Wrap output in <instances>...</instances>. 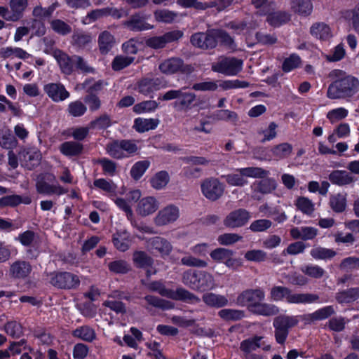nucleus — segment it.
<instances>
[{"instance_id": "f257e3e1", "label": "nucleus", "mask_w": 359, "mask_h": 359, "mask_svg": "<svg viewBox=\"0 0 359 359\" xmlns=\"http://www.w3.org/2000/svg\"><path fill=\"white\" fill-rule=\"evenodd\" d=\"M332 82L329 85L327 97L331 100H348L359 91V80L340 69H334L330 74Z\"/></svg>"}, {"instance_id": "f03ea898", "label": "nucleus", "mask_w": 359, "mask_h": 359, "mask_svg": "<svg viewBox=\"0 0 359 359\" xmlns=\"http://www.w3.org/2000/svg\"><path fill=\"white\" fill-rule=\"evenodd\" d=\"M271 299L278 302L285 299L289 304H313L319 301V296L313 293H292L288 287L273 286L270 291Z\"/></svg>"}, {"instance_id": "7ed1b4c3", "label": "nucleus", "mask_w": 359, "mask_h": 359, "mask_svg": "<svg viewBox=\"0 0 359 359\" xmlns=\"http://www.w3.org/2000/svg\"><path fill=\"white\" fill-rule=\"evenodd\" d=\"M150 291L159 293L161 296L177 301H182L187 303H199L201 299L183 287H177L175 290L165 288L159 281H154L147 285Z\"/></svg>"}, {"instance_id": "20e7f679", "label": "nucleus", "mask_w": 359, "mask_h": 359, "mask_svg": "<svg viewBox=\"0 0 359 359\" xmlns=\"http://www.w3.org/2000/svg\"><path fill=\"white\" fill-rule=\"evenodd\" d=\"M298 316L280 315L273 320L274 337L278 344H285L289 334V330L299 323Z\"/></svg>"}, {"instance_id": "39448f33", "label": "nucleus", "mask_w": 359, "mask_h": 359, "mask_svg": "<svg viewBox=\"0 0 359 359\" xmlns=\"http://www.w3.org/2000/svg\"><path fill=\"white\" fill-rule=\"evenodd\" d=\"M159 70L167 75L180 73L189 75L194 72L195 68L191 64L184 63V60L177 57H172L164 60L159 64Z\"/></svg>"}, {"instance_id": "423d86ee", "label": "nucleus", "mask_w": 359, "mask_h": 359, "mask_svg": "<svg viewBox=\"0 0 359 359\" xmlns=\"http://www.w3.org/2000/svg\"><path fill=\"white\" fill-rule=\"evenodd\" d=\"M201 189L203 195L207 199L215 201L223 196L225 185L217 178L208 177L202 181Z\"/></svg>"}, {"instance_id": "0eeeda50", "label": "nucleus", "mask_w": 359, "mask_h": 359, "mask_svg": "<svg viewBox=\"0 0 359 359\" xmlns=\"http://www.w3.org/2000/svg\"><path fill=\"white\" fill-rule=\"evenodd\" d=\"M50 283L57 288L71 290L79 285L80 280L76 275L69 272H53L50 274Z\"/></svg>"}, {"instance_id": "6e6552de", "label": "nucleus", "mask_w": 359, "mask_h": 359, "mask_svg": "<svg viewBox=\"0 0 359 359\" xmlns=\"http://www.w3.org/2000/svg\"><path fill=\"white\" fill-rule=\"evenodd\" d=\"M265 298V293L260 288L249 289L242 292L236 299V302L241 306H248L250 311L262 302Z\"/></svg>"}, {"instance_id": "1a4fd4ad", "label": "nucleus", "mask_w": 359, "mask_h": 359, "mask_svg": "<svg viewBox=\"0 0 359 359\" xmlns=\"http://www.w3.org/2000/svg\"><path fill=\"white\" fill-rule=\"evenodd\" d=\"M146 248L152 255H158L162 258L169 256L172 250L170 242L161 236L148 238L146 241Z\"/></svg>"}, {"instance_id": "9d476101", "label": "nucleus", "mask_w": 359, "mask_h": 359, "mask_svg": "<svg viewBox=\"0 0 359 359\" xmlns=\"http://www.w3.org/2000/svg\"><path fill=\"white\" fill-rule=\"evenodd\" d=\"M242 61L233 57L222 58L212 64L211 69L226 76L236 75L242 69Z\"/></svg>"}, {"instance_id": "9b49d317", "label": "nucleus", "mask_w": 359, "mask_h": 359, "mask_svg": "<svg viewBox=\"0 0 359 359\" xmlns=\"http://www.w3.org/2000/svg\"><path fill=\"white\" fill-rule=\"evenodd\" d=\"M216 33V29L196 32L191 35L190 42L194 47L203 50L215 48L217 46Z\"/></svg>"}, {"instance_id": "f8f14e48", "label": "nucleus", "mask_w": 359, "mask_h": 359, "mask_svg": "<svg viewBox=\"0 0 359 359\" xmlns=\"http://www.w3.org/2000/svg\"><path fill=\"white\" fill-rule=\"evenodd\" d=\"M183 35L182 31L172 30L165 33L162 36L150 37L146 40L145 43L148 47L154 49L163 48L166 44L178 41Z\"/></svg>"}, {"instance_id": "ddd939ff", "label": "nucleus", "mask_w": 359, "mask_h": 359, "mask_svg": "<svg viewBox=\"0 0 359 359\" xmlns=\"http://www.w3.org/2000/svg\"><path fill=\"white\" fill-rule=\"evenodd\" d=\"M277 187V183L273 178H266L255 182L251 185L252 198L255 200H261L262 195L272 193Z\"/></svg>"}, {"instance_id": "4468645a", "label": "nucleus", "mask_w": 359, "mask_h": 359, "mask_svg": "<svg viewBox=\"0 0 359 359\" xmlns=\"http://www.w3.org/2000/svg\"><path fill=\"white\" fill-rule=\"evenodd\" d=\"M234 252L231 250L218 248L212 250L210 255L216 262L224 263L229 268H235L241 266V263L237 259L233 257Z\"/></svg>"}, {"instance_id": "2eb2a0df", "label": "nucleus", "mask_w": 359, "mask_h": 359, "mask_svg": "<svg viewBox=\"0 0 359 359\" xmlns=\"http://www.w3.org/2000/svg\"><path fill=\"white\" fill-rule=\"evenodd\" d=\"M251 217L250 212L240 208L231 212L224 219V225L228 228L235 229L245 225Z\"/></svg>"}, {"instance_id": "dca6fc26", "label": "nucleus", "mask_w": 359, "mask_h": 359, "mask_svg": "<svg viewBox=\"0 0 359 359\" xmlns=\"http://www.w3.org/2000/svg\"><path fill=\"white\" fill-rule=\"evenodd\" d=\"M180 217V210L174 205H169L162 208L154 217L156 226L168 225L175 222Z\"/></svg>"}, {"instance_id": "f3484780", "label": "nucleus", "mask_w": 359, "mask_h": 359, "mask_svg": "<svg viewBox=\"0 0 359 359\" xmlns=\"http://www.w3.org/2000/svg\"><path fill=\"white\" fill-rule=\"evenodd\" d=\"M43 90L48 97L55 102L64 101L70 96V93L61 83H47L44 85Z\"/></svg>"}, {"instance_id": "a211bd4d", "label": "nucleus", "mask_w": 359, "mask_h": 359, "mask_svg": "<svg viewBox=\"0 0 359 359\" xmlns=\"http://www.w3.org/2000/svg\"><path fill=\"white\" fill-rule=\"evenodd\" d=\"M163 87L162 81L158 78H143L137 83L135 90L145 96H150Z\"/></svg>"}, {"instance_id": "6ab92c4d", "label": "nucleus", "mask_w": 359, "mask_h": 359, "mask_svg": "<svg viewBox=\"0 0 359 359\" xmlns=\"http://www.w3.org/2000/svg\"><path fill=\"white\" fill-rule=\"evenodd\" d=\"M20 158L23 166L29 170H32L39 165L41 160V154L36 148L24 149L20 154Z\"/></svg>"}, {"instance_id": "aec40b11", "label": "nucleus", "mask_w": 359, "mask_h": 359, "mask_svg": "<svg viewBox=\"0 0 359 359\" xmlns=\"http://www.w3.org/2000/svg\"><path fill=\"white\" fill-rule=\"evenodd\" d=\"M53 57L56 60L60 71L65 75H70L74 70V55L70 57L68 54L61 50H55Z\"/></svg>"}, {"instance_id": "412c9836", "label": "nucleus", "mask_w": 359, "mask_h": 359, "mask_svg": "<svg viewBox=\"0 0 359 359\" xmlns=\"http://www.w3.org/2000/svg\"><path fill=\"white\" fill-rule=\"evenodd\" d=\"M32 270L29 262L25 260H16L9 268V275L15 279H25L29 276Z\"/></svg>"}, {"instance_id": "4be33fe9", "label": "nucleus", "mask_w": 359, "mask_h": 359, "mask_svg": "<svg viewBox=\"0 0 359 359\" xmlns=\"http://www.w3.org/2000/svg\"><path fill=\"white\" fill-rule=\"evenodd\" d=\"M36 189L38 193L45 195L55 194L60 196L67 192V190L59 184H49L46 182L44 177L42 175L37 178Z\"/></svg>"}, {"instance_id": "5701e85b", "label": "nucleus", "mask_w": 359, "mask_h": 359, "mask_svg": "<svg viewBox=\"0 0 359 359\" xmlns=\"http://www.w3.org/2000/svg\"><path fill=\"white\" fill-rule=\"evenodd\" d=\"M158 208L159 203L155 197L147 196L140 200L136 212L141 217H147L155 212Z\"/></svg>"}, {"instance_id": "b1692460", "label": "nucleus", "mask_w": 359, "mask_h": 359, "mask_svg": "<svg viewBox=\"0 0 359 359\" xmlns=\"http://www.w3.org/2000/svg\"><path fill=\"white\" fill-rule=\"evenodd\" d=\"M332 184L338 186H347L353 184L356 178L344 170H335L330 172L328 177Z\"/></svg>"}, {"instance_id": "393cba45", "label": "nucleus", "mask_w": 359, "mask_h": 359, "mask_svg": "<svg viewBox=\"0 0 359 359\" xmlns=\"http://www.w3.org/2000/svg\"><path fill=\"white\" fill-rule=\"evenodd\" d=\"M123 25L133 32L149 30L153 28L152 25L146 22V18L138 13L131 15L128 20L123 22Z\"/></svg>"}, {"instance_id": "a878e982", "label": "nucleus", "mask_w": 359, "mask_h": 359, "mask_svg": "<svg viewBox=\"0 0 359 359\" xmlns=\"http://www.w3.org/2000/svg\"><path fill=\"white\" fill-rule=\"evenodd\" d=\"M112 242L118 250L126 252L130 248L132 239L130 233L126 230L122 229L116 231L113 234Z\"/></svg>"}, {"instance_id": "bb28decb", "label": "nucleus", "mask_w": 359, "mask_h": 359, "mask_svg": "<svg viewBox=\"0 0 359 359\" xmlns=\"http://www.w3.org/2000/svg\"><path fill=\"white\" fill-rule=\"evenodd\" d=\"M335 299L340 304H351L359 299V287L339 291L335 294Z\"/></svg>"}, {"instance_id": "cd10ccee", "label": "nucleus", "mask_w": 359, "mask_h": 359, "mask_svg": "<svg viewBox=\"0 0 359 359\" xmlns=\"http://www.w3.org/2000/svg\"><path fill=\"white\" fill-rule=\"evenodd\" d=\"M186 87L181 88V95L175 102V107L181 111H187L191 108L193 102L196 100V95L194 93L185 92Z\"/></svg>"}, {"instance_id": "c85d7f7f", "label": "nucleus", "mask_w": 359, "mask_h": 359, "mask_svg": "<svg viewBox=\"0 0 359 359\" xmlns=\"http://www.w3.org/2000/svg\"><path fill=\"white\" fill-rule=\"evenodd\" d=\"M196 290L197 291H205L212 290L216 287L213 276L205 271H198Z\"/></svg>"}, {"instance_id": "c756f323", "label": "nucleus", "mask_w": 359, "mask_h": 359, "mask_svg": "<svg viewBox=\"0 0 359 359\" xmlns=\"http://www.w3.org/2000/svg\"><path fill=\"white\" fill-rule=\"evenodd\" d=\"M335 313V309L333 306H326L320 308L316 311L305 315L304 320L308 323H312L318 320H323L328 318L331 316Z\"/></svg>"}, {"instance_id": "7c9ffc66", "label": "nucleus", "mask_w": 359, "mask_h": 359, "mask_svg": "<svg viewBox=\"0 0 359 359\" xmlns=\"http://www.w3.org/2000/svg\"><path fill=\"white\" fill-rule=\"evenodd\" d=\"M114 36L108 31L102 32L97 39L98 48L101 54H107L115 44Z\"/></svg>"}, {"instance_id": "2f4dec72", "label": "nucleus", "mask_w": 359, "mask_h": 359, "mask_svg": "<svg viewBox=\"0 0 359 359\" xmlns=\"http://www.w3.org/2000/svg\"><path fill=\"white\" fill-rule=\"evenodd\" d=\"M9 11L13 22L20 20L28 7V0H9Z\"/></svg>"}, {"instance_id": "473e14b6", "label": "nucleus", "mask_w": 359, "mask_h": 359, "mask_svg": "<svg viewBox=\"0 0 359 359\" xmlns=\"http://www.w3.org/2000/svg\"><path fill=\"white\" fill-rule=\"evenodd\" d=\"M202 299L207 306L214 308H222L228 305L229 303L226 297L213 292L205 293Z\"/></svg>"}, {"instance_id": "72a5a7b5", "label": "nucleus", "mask_w": 359, "mask_h": 359, "mask_svg": "<svg viewBox=\"0 0 359 359\" xmlns=\"http://www.w3.org/2000/svg\"><path fill=\"white\" fill-rule=\"evenodd\" d=\"M311 34L315 38L326 41L332 37L330 27L325 22H316L310 28Z\"/></svg>"}, {"instance_id": "f704fd0d", "label": "nucleus", "mask_w": 359, "mask_h": 359, "mask_svg": "<svg viewBox=\"0 0 359 359\" xmlns=\"http://www.w3.org/2000/svg\"><path fill=\"white\" fill-rule=\"evenodd\" d=\"M30 55L21 48L6 46L0 48V57L3 59L18 57L27 59Z\"/></svg>"}, {"instance_id": "c9c22d12", "label": "nucleus", "mask_w": 359, "mask_h": 359, "mask_svg": "<svg viewBox=\"0 0 359 359\" xmlns=\"http://www.w3.org/2000/svg\"><path fill=\"white\" fill-rule=\"evenodd\" d=\"M83 149V144L74 141H68L60 146V152L66 156H76L80 155Z\"/></svg>"}, {"instance_id": "e433bc0d", "label": "nucleus", "mask_w": 359, "mask_h": 359, "mask_svg": "<svg viewBox=\"0 0 359 359\" xmlns=\"http://www.w3.org/2000/svg\"><path fill=\"white\" fill-rule=\"evenodd\" d=\"M229 186L244 187L248 184V179L245 178L241 172V168L237 169L236 172L230 173L222 176Z\"/></svg>"}, {"instance_id": "4c0bfd02", "label": "nucleus", "mask_w": 359, "mask_h": 359, "mask_svg": "<svg viewBox=\"0 0 359 359\" xmlns=\"http://www.w3.org/2000/svg\"><path fill=\"white\" fill-rule=\"evenodd\" d=\"M72 336L87 342H91L96 338L93 328L88 325H82L72 332Z\"/></svg>"}, {"instance_id": "58836bf2", "label": "nucleus", "mask_w": 359, "mask_h": 359, "mask_svg": "<svg viewBox=\"0 0 359 359\" xmlns=\"http://www.w3.org/2000/svg\"><path fill=\"white\" fill-rule=\"evenodd\" d=\"M291 15L285 11H277L269 13L266 21L273 27H279L290 20Z\"/></svg>"}, {"instance_id": "ea45409f", "label": "nucleus", "mask_w": 359, "mask_h": 359, "mask_svg": "<svg viewBox=\"0 0 359 359\" xmlns=\"http://www.w3.org/2000/svg\"><path fill=\"white\" fill-rule=\"evenodd\" d=\"M159 123V120L156 118H135L134 128L140 133H144L149 130L155 129Z\"/></svg>"}, {"instance_id": "a19ab883", "label": "nucleus", "mask_w": 359, "mask_h": 359, "mask_svg": "<svg viewBox=\"0 0 359 359\" xmlns=\"http://www.w3.org/2000/svg\"><path fill=\"white\" fill-rule=\"evenodd\" d=\"M93 41V37L90 33L84 32H76L72 36V44L78 48H85Z\"/></svg>"}, {"instance_id": "79ce46f5", "label": "nucleus", "mask_w": 359, "mask_h": 359, "mask_svg": "<svg viewBox=\"0 0 359 359\" xmlns=\"http://www.w3.org/2000/svg\"><path fill=\"white\" fill-rule=\"evenodd\" d=\"M291 9L299 15H308L313 10L311 0H291Z\"/></svg>"}, {"instance_id": "37998d69", "label": "nucleus", "mask_w": 359, "mask_h": 359, "mask_svg": "<svg viewBox=\"0 0 359 359\" xmlns=\"http://www.w3.org/2000/svg\"><path fill=\"white\" fill-rule=\"evenodd\" d=\"M310 255L314 259L327 260L334 257L337 252L333 249L317 246L311 250Z\"/></svg>"}, {"instance_id": "c03bdc74", "label": "nucleus", "mask_w": 359, "mask_h": 359, "mask_svg": "<svg viewBox=\"0 0 359 359\" xmlns=\"http://www.w3.org/2000/svg\"><path fill=\"white\" fill-rule=\"evenodd\" d=\"M133 260L139 268L147 269L154 264V259L144 251H135L133 255Z\"/></svg>"}, {"instance_id": "a18cd8bd", "label": "nucleus", "mask_w": 359, "mask_h": 359, "mask_svg": "<svg viewBox=\"0 0 359 359\" xmlns=\"http://www.w3.org/2000/svg\"><path fill=\"white\" fill-rule=\"evenodd\" d=\"M31 202H32V199L29 196L22 198L19 195H10V196H4L0 198V206L1 207H6V206L14 207L20 203L30 204Z\"/></svg>"}, {"instance_id": "49530a36", "label": "nucleus", "mask_w": 359, "mask_h": 359, "mask_svg": "<svg viewBox=\"0 0 359 359\" xmlns=\"http://www.w3.org/2000/svg\"><path fill=\"white\" fill-rule=\"evenodd\" d=\"M17 140L8 128L0 130V145L6 149H12L17 146Z\"/></svg>"}, {"instance_id": "de8ad7c7", "label": "nucleus", "mask_w": 359, "mask_h": 359, "mask_svg": "<svg viewBox=\"0 0 359 359\" xmlns=\"http://www.w3.org/2000/svg\"><path fill=\"white\" fill-rule=\"evenodd\" d=\"M144 299L147 303L144 307L147 310H149V306L161 309H169L173 306L171 302L153 295H146L144 297Z\"/></svg>"}, {"instance_id": "09e8293b", "label": "nucleus", "mask_w": 359, "mask_h": 359, "mask_svg": "<svg viewBox=\"0 0 359 359\" xmlns=\"http://www.w3.org/2000/svg\"><path fill=\"white\" fill-rule=\"evenodd\" d=\"M170 181V176L166 171H160L156 173L150 180L151 187L160 190L166 187Z\"/></svg>"}, {"instance_id": "8fccbe9b", "label": "nucleus", "mask_w": 359, "mask_h": 359, "mask_svg": "<svg viewBox=\"0 0 359 359\" xmlns=\"http://www.w3.org/2000/svg\"><path fill=\"white\" fill-rule=\"evenodd\" d=\"M292 149L290 144L284 142L273 147L271 152L276 160H280L287 158L292 154Z\"/></svg>"}, {"instance_id": "3c124183", "label": "nucleus", "mask_w": 359, "mask_h": 359, "mask_svg": "<svg viewBox=\"0 0 359 359\" xmlns=\"http://www.w3.org/2000/svg\"><path fill=\"white\" fill-rule=\"evenodd\" d=\"M330 205L335 212H342L346 208V197L342 194L332 195L330 198Z\"/></svg>"}, {"instance_id": "603ef678", "label": "nucleus", "mask_w": 359, "mask_h": 359, "mask_svg": "<svg viewBox=\"0 0 359 359\" xmlns=\"http://www.w3.org/2000/svg\"><path fill=\"white\" fill-rule=\"evenodd\" d=\"M253 313L264 316H275L279 313V309L277 306L271 304L262 303L256 306L252 311Z\"/></svg>"}, {"instance_id": "864d4df0", "label": "nucleus", "mask_w": 359, "mask_h": 359, "mask_svg": "<svg viewBox=\"0 0 359 359\" xmlns=\"http://www.w3.org/2000/svg\"><path fill=\"white\" fill-rule=\"evenodd\" d=\"M218 316L224 320H239L245 316L243 311L224 309L218 312Z\"/></svg>"}, {"instance_id": "5fc2aeb1", "label": "nucleus", "mask_w": 359, "mask_h": 359, "mask_svg": "<svg viewBox=\"0 0 359 359\" xmlns=\"http://www.w3.org/2000/svg\"><path fill=\"white\" fill-rule=\"evenodd\" d=\"M262 339V337H255L245 339L241 343L240 348L245 353V355L251 353L252 351L260 347L259 341Z\"/></svg>"}, {"instance_id": "6e6d98bb", "label": "nucleus", "mask_w": 359, "mask_h": 359, "mask_svg": "<svg viewBox=\"0 0 359 359\" xmlns=\"http://www.w3.org/2000/svg\"><path fill=\"white\" fill-rule=\"evenodd\" d=\"M109 270L114 273L125 274L128 273L131 267L130 264L125 260H115L108 264Z\"/></svg>"}, {"instance_id": "4d7b16f0", "label": "nucleus", "mask_w": 359, "mask_h": 359, "mask_svg": "<svg viewBox=\"0 0 359 359\" xmlns=\"http://www.w3.org/2000/svg\"><path fill=\"white\" fill-rule=\"evenodd\" d=\"M154 15L158 22L171 23L177 17V13L168 9H158L154 11Z\"/></svg>"}, {"instance_id": "13d9d810", "label": "nucleus", "mask_w": 359, "mask_h": 359, "mask_svg": "<svg viewBox=\"0 0 359 359\" xmlns=\"http://www.w3.org/2000/svg\"><path fill=\"white\" fill-rule=\"evenodd\" d=\"M198 271L187 270L182 273V282L189 288L196 290L198 280Z\"/></svg>"}, {"instance_id": "bf43d9fd", "label": "nucleus", "mask_w": 359, "mask_h": 359, "mask_svg": "<svg viewBox=\"0 0 359 359\" xmlns=\"http://www.w3.org/2000/svg\"><path fill=\"white\" fill-rule=\"evenodd\" d=\"M302 273L313 278H321L325 273V270L318 265L306 264L301 269Z\"/></svg>"}, {"instance_id": "052dcab7", "label": "nucleus", "mask_w": 359, "mask_h": 359, "mask_svg": "<svg viewBox=\"0 0 359 359\" xmlns=\"http://www.w3.org/2000/svg\"><path fill=\"white\" fill-rule=\"evenodd\" d=\"M135 57L131 56L117 55L111 62V67L115 71L121 70L134 62Z\"/></svg>"}, {"instance_id": "680f3d73", "label": "nucleus", "mask_w": 359, "mask_h": 359, "mask_svg": "<svg viewBox=\"0 0 359 359\" xmlns=\"http://www.w3.org/2000/svg\"><path fill=\"white\" fill-rule=\"evenodd\" d=\"M241 172L245 178H264L266 177L269 172L259 167H248L241 168Z\"/></svg>"}, {"instance_id": "e2e57ef3", "label": "nucleus", "mask_w": 359, "mask_h": 359, "mask_svg": "<svg viewBox=\"0 0 359 359\" xmlns=\"http://www.w3.org/2000/svg\"><path fill=\"white\" fill-rule=\"evenodd\" d=\"M51 29L58 34L65 36L72 32V27L65 21L60 19H54L50 22Z\"/></svg>"}, {"instance_id": "0e129e2a", "label": "nucleus", "mask_w": 359, "mask_h": 359, "mask_svg": "<svg viewBox=\"0 0 359 359\" xmlns=\"http://www.w3.org/2000/svg\"><path fill=\"white\" fill-rule=\"evenodd\" d=\"M339 268L346 272H351L359 269V257H348L341 260Z\"/></svg>"}, {"instance_id": "69168bd1", "label": "nucleus", "mask_w": 359, "mask_h": 359, "mask_svg": "<svg viewBox=\"0 0 359 359\" xmlns=\"http://www.w3.org/2000/svg\"><path fill=\"white\" fill-rule=\"evenodd\" d=\"M158 107V104L154 100L143 101L133 107V111L137 114L154 111Z\"/></svg>"}, {"instance_id": "338daca9", "label": "nucleus", "mask_w": 359, "mask_h": 359, "mask_svg": "<svg viewBox=\"0 0 359 359\" xmlns=\"http://www.w3.org/2000/svg\"><path fill=\"white\" fill-rule=\"evenodd\" d=\"M150 163L148 161H140L135 163L130 170L131 177L138 180L149 167Z\"/></svg>"}, {"instance_id": "774afa93", "label": "nucleus", "mask_w": 359, "mask_h": 359, "mask_svg": "<svg viewBox=\"0 0 359 359\" xmlns=\"http://www.w3.org/2000/svg\"><path fill=\"white\" fill-rule=\"evenodd\" d=\"M5 332L13 338H20L23 333L22 325L16 321H9L4 326Z\"/></svg>"}]
</instances>
